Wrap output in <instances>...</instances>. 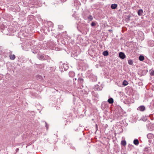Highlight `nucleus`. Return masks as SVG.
Masks as SVG:
<instances>
[{
    "label": "nucleus",
    "mask_w": 154,
    "mask_h": 154,
    "mask_svg": "<svg viewBox=\"0 0 154 154\" xmlns=\"http://www.w3.org/2000/svg\"><path fill=\"white\" fill-rule=\"evenodd\" d=\"M70 119L68 120V119L66 120V123H65V125H66L67 124H69L72 121V119L71 118H70Z\"/></svg>",
    "instance_id": "21"
},
{
    "label": "nucleus",
    "mask_w": 154,
    "mask_h": 154,
    "mask_svg": "<svg viewBox=\"0 0 154 154\" xmlns=\"http://www.w3.org/2000/svg\"><path fill=\"white\" fill-rule=\"evenodd\" d=\"M117 6V5L116 4H112L111 6V8L113 9H115Z\"/></svg>",
    "instance_id": "14"
},
{
    "label": "nucleus",
    "mask_w": 154,
    "mask_h": 154,
    "mask_svg": "<svg viewBox=\"0 0 154 154\" xmlns=\"http://www.w3.org/2000/svg\"><path fill=\"white\" fill-rule=\"evenodd\" d=\"M88 18L89 21H91L93 20V17L91 15H89L88 17Z\"/></svg>",
    "instance_id": "27"
},
{
    "label": "nucleus",
    "mask_w": 154,
    "mask_h": 154,
    "mask_svg": "<svg viewBox=\"0 0 154 154\" xmlns=\"http://www.w3.org/2000/svg\"><path fill=\"white\" fill-rule=\"evenodd\" d=\"M3 27H4V29H2L3 30L2 31V32L3 34L8 35L9 33V32L8 30V29L6 27L5 28V26L4 25H2L1 26V28H2Z\"/></svg>",
    "instance_id": "4"
},
{
    "label": "nucleus",
    "mask_w": 154,
    "mask_h": 154,
    "mask_svg": "<svg viewBox=\"0 0 154 154\" xmlns=\"http://www.w3.org/2000/svg\"><path fill=\"white\" fill-rule=\"evenodd\" d=\"M139 60L140 61H143L144 59V57L143 55H140L139 57Z\"/></svg>",
    "instance_id": "23"
},
{
    "label": "nucleus",
    "mask_w": 154,
    "mask_h": 154,
    "mask_svg": "<svg viewBox=\"0 0 154 154\" xmlns=\"http://www.w3.org/2000/svg\"><path fill=\"white\" fill-rule=\"evenodd\" d=\"M19 150V149L18 148H17L16 150V153L18 152Z\"/></svg>",
    "instance_id": "34"
},
{
    "label": "nucleus",
    "mask_w": 154,
    "mask_h": 154,
    "mask_svg": "<svg viewBox=\"0 0 154 154\" xmlns=\"http://www.w3.org/2000/svg\"><path fill=\"white\" fill-rule=\"evenodd\" d=\"M95 52V51L94 50H93L92 49V48L88 50V53L90 55H91V56H92V55H91V54H93Z\"/></svg>",
    "instance_id": "10"
},
{
    "label": "nucleus",
    "mask_w": 154,
    "mask_h": 154,
    "mask_svg": "<svg viewBox=\"0 0 154 154\" xmlns=\"http://www.w3.org/2000/svg\"><path fill=\"white\" fill-rule=\"evenodd\" d=\"M108 102L110 104L113 103L114 102V100L112 98H110L107 100Z\"/></svg>",
    "instance_id": "15"
},
{
    "label": "nucleus",
    "mask_w": 154,
    "mask_h": 154,
    "mask_svg": "<svg viewBox=\"0 0 154 154\" xmlns=\"http://www.w3.org/2000/svg\"><path fill=\"white\" fill-rule=\"evenodd\" d=\"M119 57L122 59H124L125 57V55L124 53L122 52L119 53Z\"/></svg>",
    "instance_id": "7"
},
{
    "label": "nucleus",
    "mask_w": 154,
    "mask_h": 154,
    "mask_svg": "<svg viewBox=\"0 0 154 154\" xmlns=\"http://www.w3.org/2000/svg\"><path fill=\"white\" fill-rule=\"evenodd\" d=\"M53 23L50 21H49L48 22V25L49 27H53Z\"/></svg>",
    "instance_id": "26"
},
{
    "label": "nucleus",
    "mask_w": 154,
    "mask_h": 154,
    "mask_svg": "<svg viewBox=\"0 0 154 154\" xmlns=\"http://www.w3.org/2000/svg\"><path fill=\"white\" fill-rule=\"evenodd\" d=\"M145 109V108L144 106H141L137 108L138 110H139L141 111H143Z\"/></svg>",
    "instance_id": "8"
},
{
    "label": "nucleus",
    "mask_w": 154,
    "mask_h": 154,
    "mask_svg": "<svg viewBox=\"0 0 154 154\" xmlns=\"http://www.w3.org/2000/svg\"><path fill=\"white\" fill-rule=\"evenodd\" d=\"M78 81L79 83L80 84H82L84 82V79L82 78H79L78 79Z\"/></svg>",
    "instance_id": "16"
},
{
    "label": "nucleus",
    "mask_w": 154,
    "mask_h": 154,
    "mask_svg": "<svg viewBox=\"0 0 154 154\" xmlns=\"http://www.w3.org/2000/svg\"><path fill=\"white\" fill-rule=\"evenodd\" d=\"M99 88V86L98 85L95 86L94 87V89L95 90H98V88Z\"/></svg>",
    "instance_id": "31"
},
{
    "label": "nucleus",
    "mask_w": 154,
    "mask_h": 154,
    "mask_svg": "<svg viewBox=\"0 0 154 154\" xmlns=\"http://www.w3.org/2000/svg\"><path fill=\"white\" fill-rule=\"evenodd\" d=\"M93 81H96L97 80V77L95 76H94L93 79H92Z\"/></svg>",
    "instance_id": "32"
},
{
    "label": "nucleus",
    "mask_w": 154,
    "mask_h": 154,
    "mask_svg": "<svg viewBox=\"0 0 154 154\" xmlns=\"http://www.w3.org/2000/svg\"><path fill=\"white\" fill-rule=\"evenodd\" d=\"M69 75L70 77H73L75 75V73L73 71H70L69 72Z\"/></svg>",
    "instance_id": "11"
},
{
    "label": "nucleus",
    "mask_w": 154,
    "mask_h": 154,
    "mask_svg": "<svg viewBox=\"0 0 154 154\" xmlns=\"http://www.w3.org/2000/svg\"><path fill=\"white\" fill-rule=\"evenodd\" d=\"M101 108L103 110H104L105 109L108 107V105L107 103L106 102H103L102 103L101 106Z\"/></svg>",
    "instance_id": "5"
},
{
    "label": "nucleus",
    "mask_w": 154,
    "mask_h": 154,
    "mask_svg": "<svg viewBox=\"0 0 154 154\" xmlns=\"http://www.w3.org/2000/svg\"><path fill=\"white\" fill-rule=\"evenodd\" d=\"M121 145L124 146H125L126 144V142L125 140H122L121 142Z\"/></svg>",
    "instance_id": "22"
},
{
    "label": "nucleus",
    "mask_w": 154,
    "mask_h": 154,
    "mask_svg": "<svg viewBox=\"0 0 154 154\" xmlns=\"http://www.w3.org/2000/svg\"><path fill=\"white\" fill-rule=\"evenodd\" d=\"M148 44L151 47L154 46V41L152 40H150L148 42Z\"/></svg>",
    "instance_id": "9"
},
{
    "label": "nucleus",
    "mask_w": 154,
    "mask_h": 154,
    "mask_svg": "<svg viewBox=\"0 0 154 154\" xmlns=\"http://www.w3.org/2000/svg\"><path fill=\"white\" fill-rule=\"evenodd\" d=\"M149 72L150 75L152 76H153L154 75V70L152 69L150 70Z\"/></svg>",
    "instance_id": "19"
},
{
    "label": "nucleus",
    "mask_w": 154,
    "mask_h": 154,
    "mask_svg": "<svg viewBox=\"0 0 154 154\" xmlns=\"http://www.w3.org/2000/svg\"><path fill=\"white\" fill-rule=\"evenodd\" d=\"M63 44V45H64L65 44V43H62Z\"/></svg>",
    "instance_id": "37"
},
{
    "label": "nucleus",
    "mask_w": 154,
    "mask_h": 154,
    "mask_svg": "<svg viewBox=\"0 0 154 154\" xmlns=\"http://www.w3.org/2000/svg\"><path fill=\"white\" fill-rule=\"evenodd\" d=\"M143 10L142 9H139L137 12L139 16H140L142 15L143 14Z\"/></svg>",
    "instance_id": "12"
},
{
    "label": "nucleus",
    "mask_w": 154,
    "mask_h": 154,
    "mask_svg": "<svg viewBox=\"0 0 154 154\" xmlns=\"http://www.w3.org/2000/svg\"><path fill=\"white\" fill-rule=\"evenodd\" d=\"M147 137L149 139L148 140L149 142L150 143H151L152 142V139L154 137V134L152 133H149L147 135Z\"/></svg>",
    "instance_id": "2"
},
{
    "label": "nucleus",
    "mask_w": 154,
    "mask_h": 154,
    "mask_svg": "<svg viewBox=\"0 0 154 154\" xmlns=\"http://www.w3.org/2000/svg\"><path fill=\"white\" fill-rule=\"evenodd\" d=\"M9 57L10 59L12 60H14L15 58V56L14 54L10 55Z\"/></svg>",
    "instance_id": "25"
},
{
    "label": "nucleus",
    "mask_w": 154,
    "mask_h": 154,
    "mask_svg": "<svg viewBox=\"0 0 154 154\" xmlns=\"http://www.w3.org/2000/svg\"><path fill=\"white\" fill-rule=\"evenodd\" d=\"M48 45L50 46V48H51L54 46V44L53 43H51L50 42H48Z\"/></svg>",
    "instance_id": "20"
},
{
    "label": "nucleus",
    "mask_w": 154,
    "mask_h": 154,
    "mask_svg": "<svg viewBox=\"0 0 154 154\" xmlns=\"http://www.w3.org/2000/svg\"><path fill=\"white\" fill-rule=\"evenodd\" d=\"M92 44H93L94 45H95L98 43L97 41V39H92Z\"/></svg>",
    "instance_id": "18"
},
{
    "label": "nucleus",
    "mask_w": 154,
    "mask_h": 154,
    "mask_svg": "<svg viewBox=\"0 0 154 154\" xmlns=\"http://www.w3.org/2000/svg\"><path fill=\"white\" fill-rule=\"evenodd\" d=\"M24 45H26V46L25 45H24V46L26 47V49L25 50L26 51H28V49L30 48H31V45L28 42H27L26 41H25L24 42Z\"/></svg>",
    "instance_id": "6"
},
{
    "label": "nucleus",
    "mask_w": 154,
    "mask_h": 154,
    "mask_svg": "<svg viewBox=\"0 0 154 154\" xmlns=\"http://www.w3.org/2000/svg\"><path fill=\"white\" fill-rule=\"evenodd\" d=\"M133 142L134 144L137 146L138 145L139 143V141L137 139L134 140Z\"/></svg>",
    "instance_id": "17"
},
{
    "label": "nucleus",
    "mask_w": 154,
    "mask_h": 154,
    "mask_svg": "<svg viewBox=\"0 0 154 154\" xmlns=\"http://www.w3.org/2000/svg\"><path fill=\"white\" fill-rule=\"evenodd\" d=\"M147 129L150 131H152L154 130V124L151 122H149L146 125Z\"/></svg>",
    "instance_id": "1"
},
{
    "label": "nucleus",
    "mask_w": 154,
    "mask_h": 154,
    "mask_svg": "<svg viewBox=\"0 0 154 154\" xmlns=\"http://www.w3.org/2000/svg\"><path fill=\"white\" fill-rule=\"evenodd\" d=\"M45 126L47 128V129H48V125H47V123L46 122H45Z\"/></svg>",
    "instance_id": "33"
},
{
    "label": "nucleus",
    "mask_w": 154,
    "mask_h": 154,
    "mask_svg": "<svg viewBox=\"0 0 154 154\" xmlns=\"http://www.w3.org/2000/svg\"><path fill=\"white\" fill-rule=\"evenodd\" d=\"M103 54L105 56H106L108 55L109 53L107 51H106L103 52Z\"/></svg>",
    "instance_id": "24"
},
{
    "label": "nucleus",
    "mask_w": 154,
    "mask_h": 154,
    "mask_svg": "<svg viewBox=\"0 0 154 154\" xmlns=\"http://www.w3.org/2000/svg\"><path fill=\"white\" fill-rule=\"evenodd\" d=\"M63 68L65 71H66L69 68V66L65 63L63 64Z\"/></svg>",
    "instance_id": "13"
},
{
    "label": "nucleus",
    "mask_w": 154,
    "mask_h": 154,
    "mask_svg": "<svg viewBox=\"0 0 154 154\" xmlns=\"http://www.w3.org/2000/svg\"><path fill=\"white\" fill-rule=\"evenodd\" d=\"M128 84V83L126 80H124L122 82V85L124 86H126Z\"/></svg>",
    "instance_id": "29"
},
{
    "label": "nucleus",
    "mask_w": 154,
    "mask_h": 154,
    "mask_svg": "<svg viewBox=\"0 0 154 154\" xmlns=\"http://www.w3.org/2000/svg\"><path fill=\"white\" fill-rule=\"evenodd\" d=\"M128 63L130 65H132L133 63V61L132 60H129L128 61Z\"/></svg>",
    "instance_id": "28"
},
{
    "label": "nucleus",
    "mask_w": 154,
    "mask_h": 154,
    "mask_svg": "<svg viewBox=\"0 0 154 154\" xmlns=\"http://www.w3.org/2000/svg\"><path fill=\"white\" fill-rule=\"evenodd\" d=\"M48 57V56L42 54L38 55L37 56V57L39 59L42 60L46 59Z\"/></svg>",
    "instance_id": "3"
},
{
    "label": "nucleus",
    "mask_w": 154,
    "mask_h": 154,
    "mask_svg": "<svg viewBox=\"0 0 154 154\" xmlns=\"http://www.w3.org/2000/svg\"><path fill=\"white\" fill-rule=\"evenodd\" d=\"M74 80H77L76 78H75V79H73L74 81Z\"/></svg>",
    "instance_id": "36"
},
{
    "label": "nucleus",
    "mask_w": 154,
    "mask_h": 154,
    "mask_svg": "<svg viewBox=\"0 0 154 154\" xmlns=\"http://www.w3.org/2000/svg\"><path fill=\"white\" fill-rule=\"evenodd\" d=\"M96 25V23L95 22H92L91 23V26H94Z\"/></svg>",
    "instance_id": "30"
},
{
    "label": "nucleus",
    "mask_w": 154,
    "mask_h": 154,
    "mask_svg": "<svg viewBox=\"0 0 154 154\" xmlns=\"http://www.w3.org/2000/svg\"><path fill=\"white\" fill-rule=\"evenodd\" d=\"M108 31L111 32H112V29H109L108 30Z\"/></svg>",
    "instance_id": "35"
}]
</instances>
